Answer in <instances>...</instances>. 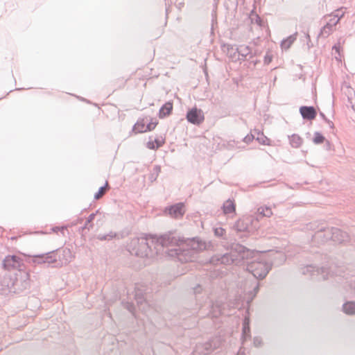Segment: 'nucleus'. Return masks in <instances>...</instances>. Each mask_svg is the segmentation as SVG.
Masks as SVG:
<instances>
[{
    "label": "nucleus",
    "instance_id": "b1692460",
    "mask_svg": "<svg viewBox=\"0 0 355 355\" xmlns=\"http://www.w3.org/2000/svg\"><path fill=\"white\" fill-rule=\"evenodd\" d=\"M236 51L238 54L243 58V60L245 59L251 53L250 49L248 46H241L237 47Z\"/></svg>",
    "mask_w": 355,
    "mask_h": 355
},
{
    "label": "nucleus",
    "instance_id": "423d86ee",
    "mask_svg": "<svg viewBox=\"0 0 355 355\" xmlns=\"http://www.w3.org/2000/svg\"><path fill=\"white\" fill-rule=\"evenodd\" d=\"M30 287L31 279L29 270L14 273L12 293H22L28 291Z\"/></svg>",
    "mask_w": 355,
    "mask_h": 355
},
{
    "label": "nucleus",
    "instance_id": "dca6fc26",
    "mask_svg": "<svg viewBox=\"0 0 355 355\" xmlns=\"http://www.w3.org/2000/svg\"><path fill=\"white\" fill-rule=\"evenodd\" d=\"M173 103L171 101L166 102L159 109L158 116L159 119H164L169 116L173 110Z\"/></svg>",
    "mask_w": 355,
    "mask_h": 355
},
{
    "label": "nucleus",
    "instance_id": "0eeeda50",
    "mask_svg": "<svg viewBox=\"0 0 355 355\" xmlns=\"http://www.w3.org/2000/svg\"><path fill=\"white\" fill-rule=\"evenodd\" d=\"M270 270L271 265L263 261H251L246 266V270L257 279H264Z\"/></svg>",
    "mask_w": 355,
    "mask_h": 355
},
{
    "label": "nucleus",
    "instance_id": "473e14b6",
    "mask_svg": "<svg viewBox=\"0 0 355 355\" xmlns=\"http://www.w3.org/2000/svg\"><path fill=\"white\" fill-rule=\"evenodd\" d=\"M214 232L215 236L218 237H223L225 233V230L223 227H215L214 228Z\"/></svg>",
    "mask_w": 355,
    "mask_h": 355
},
{
    "label": "nucleus",
    "instance_id": "ddd939ff",
    "mask_svg": "<svg viewBox=\"0 0 355 355\" xmlns=\"http://www.w3.org/2000/svg\"><path fill=\"white\" fill-rule=\"evenodd\" d=\"M13 275H5L0 277V291L2 294L12 293Z\"/></svg>",
    "mask_w": 355,
    "mask_h": 355
},
{
    "label": "nucleus",
    "instance_id": "cd10ccee",
    "mask_svg": "<svg viewBox=\"0 0 355 355\" xmlns=\"http://www.w3.org/2000/svg\"><path fill=\"white\" fill-rule=\"evenodd\" d=\"M161 172V167L159 165H155L153 167V173L149 175V180L151 182L155 181Z\"/></svg>",
    "mask_w": 355,
    "mask_h": 355
},
{
    "label": "nucleus",
    "instance_id": "a878e982",
    "mask_svg": "<svg viewBox=\"0 0 355 355\" xmlns=\"http://www.w3.org/2000/svg\"><path fill=\"white\" fill-rule=\"evenodd\" d=\"M259 286H260L259 283H257L255 286L253 288L252 291H250L249 292L248 297L247 299V302L248 304H250L253 300V299L255 297V296L257 295V294L259 290Z\"/></svg>",
    "mask_w": 355,
    "mask_h": 355
},
{
    "label": "nucleus",
    "instance_id": "5fc2aeb1",
    "mask_svg": "<svg viewBox=\"0 0 355 355\" xmlns=\"http://www.w3.org/2000/svg\"><path fill=\"white\" fill-rule=\"evenodd\" d=\"M320 116L324 121H325L327 119L326 115L322 112H320Z\"/></svg>",
    "mask_w": 355,
    "mask_h": 355
},
{
    "label": "nucleus",
    "instance_id": "7ed1b4c3",
    "mask_svg": "<svg viewBox=\"0 0 355 355\" xmlns=\"http://www.w3.org/2000/svg\"><path fill=\"white\" fill-rule=\"evenodd\" d=\"M148 236L151 238L152 244L159 245L156 243V236L144 234V236L132 238L126 245L127 250L132 255L141 258L152 256V247L148 242Z\"/></svg>",
    "mask_w": 355,
    "mask_h": 355
},
{
    "label": "nucleus",
    "instance_id": "c85d7f7f",
    "mask_svg": "<svg viewBox=\"0 0 355 355\" xmlns=\"http://www.w3.org/2000/svg\"><path fill=\"white\" fill-rule=\"evenodd\" d=\"M257 140L259 141V144L263 145H269L270 139L263 135V132H259L257 133Z\"/></svg>",
    "mask_w": 355,
    "mask_h": 355
},
{
    "label": "nucleus",
    "instance_id": "393cba45",
    "mask_svg": "<svg viewBox=\"0 0 355 355\" xmlns=\"http://www.w3.org/2000/svg\"><path fill=\"white\" fill-rule=\"evenodd\" d=\"M333 31V27L327 22L320 30L319 35L327 37Z\"/></svg>",
    "mask_w": 355,
    "mask_h": 355
},
{
    "label": "nucleus",
    "instance_id": "f704fd0d",
    "mask_svg": "<svg viewBox=\"0 0 355 355\" xmlns=\"http://www.w3.org/2000/svg\"><path fill=\"white\" fill-rule=\"evenodd\" d=\"M253 345L255 347H261L263 345V340L260 336H254L253 338Z\"/></svg>",
    "mask_w": 355,
    "mask_h": 355
},
{
    "label": "nucleus",
    "instance_id": "c9c22d12",
    "mask_svg": "<svg viewBox=\"0 0 355 355\" xmlns=\"http://www.w3.org/2000/svg\"><path fill=\"white\" fill-rule=\"evenodd\" d=\"M158 122L155 121V122L150 121L146 125V132L151 131L154 130L157 125Z\"/></svg>",
    "mask_w": 355,
    "mask_h": 355
},
{
    "label": "nucleus",
    "instance_id": "79ce46f5",
    "mask_svg": "<svg viewBox=\"0 0 355 355\" xmlns=\"http://www.w3.org/2000/svg\"><path fill=\"white\" fill-rule=\"evenodd\" d=\"M66 226H61V227H54L52 228V231L54 232H61L62 234H64V230L66 229Z\"/></svg>",
    "mask_w": 355,
    "mask_h": 355
},
{
    "label": "nucleus",
    "instance_id": "6ab92c4d",
    "mask_svg": "<svg viewBox=\"0 0 355 355\" xmlns=\"http://www.w3.org/2000/svg\"><path fill=\"white\" fill-rule=\"evenodd\" d=\"M145 119H139L133 125L132 131L135 134L146 132Z\"/></svg>",
    "mask_w": 355,
    "mask_h": 355
},
{
    "label": "nucleus",
    "instance_id": "f8f14e48",
    "mask_svg": "<svg viewBox=\"0 0 355 355\" xmlns=\"http://www.w3.org/2000/svg\"><path fill=\"white\" fill-rule=\"evenodd\" d=\"M164 211L173 218H181L185 213L184 204L183 202L175 203L166 207Z\"/></svg>",
    "mask_w": 355,
    "mask_h": 355
},
{
    "label": "nucleus",
    "instance_id": "58836bf2",
    "mask_svg": "<svg viewBox=\"0 0 355 355\" xmlns=\"http://www.w3.org/2000/svg\"><path fill=\"white\" fill-rule=\"evenodd\" d=\"M344 15L345 12L342 9H338L334 12V17L340 21V19L343 17Z\"/></svg>",
    "mask_w": 355,
    "mask_h": 355
},
{
    "label": "nucleus",
    "instance_id": "de8ad7c7",
    "mask_svg": "<svg viewBox=\"0 0 355 355\" xmlns=\"http://www.w3.org/2000/svg\"><path fill=\"white\" fill-rule=\"evenodd\" d=\"M106 235L107 236L108 241H110L116 236V233L110 232L108 234H107Z\"/></svg>",
    "mask_w": 355,
    "mask_h": 355
},
{
    "label": "nucleus",
    "instance_id": "c03bdc74",
    "mask_svg": "<svg viewBox=\"0 0 355 355\" xmlns=\"http://www.w3.org/2000/svg\"><path fill=\"white\" fill-rule=\"evenodd\" d=\"M146 147L148 149H150V150H155V149H157L155 145L154 144V141H148L147 144H146Z\"/></svg>",
    "mask_w": 355,
    "mask_h": 355
},
{
    "label": "nucleus",
    "instance_id": "aec40b11",
    "mask_svg": "<svg viewBox=\"0 0 355 355\" xmlns=\"http://www.w3.org/2000/svg\"><path fill=\"white\" fill-rule=\"evenodd\" d=\"M98 210H97L95 213H92L89 214V216L87 217L85 225L80 227L79 232H83L85 230H87L89 231L93 227V224L91 223L95 218L96 215L98 213Z\"/></svg>",
    "mask_w": 355,
    "mask_h": 355
},
{
    "label": "nucleus",
    "instance_id": "6e6552de",
    "mask_svg": "<svg viewBox=\"0 0 355 355\" xmlns=\"http://www.w3.org/2000/svg\"><path fill=\"white\" fill-rule=\"evenodd\" d=\"M331 272V270L328 267L322 266L319 268L313 264L307 265L302 268V273L303 275H309L318 281L327 279Z\"/></svg>",
    "mask_w": 355,
    "mask_h": 355
},
{
    "label": "nucleus",
    "instance_id": "37998d69",
    "mask_svg": "<svg viewBox=\"0 0 355 355\" xmlns=\"http://www.w3.org/2000/svg\"><path fill=\"white\" fill-rule=\"evenodd\" d=\"M154 141V144L155 145L157 149L161 147L164 144V141L162 139H159L158 138H155Z\"/></svg>",
    "mask_w": 355,
    "mask_h": 355
},
{
    "label": "nucleus",
    "instance_id": "e433bc0d",
    "mask_svg": "<svg viewBox=\"0 0 355 355\" xmlns=\"http://www.w3.org/2000/svg\"><path fill=\"white\" fill-rule=\"evenodd\" d=\"M193 294L197 297L198 295L202 293V292L203 291V288L202 286L200 284H196L194 287H193Z\"/></svg>",
    "mask_w": 355,
    "mask_h": 355
},
{
    "label": "nucleus",
    "instance_id": "2f4dec72",
    "mask_svg": "<svg viewBox=\"0 0 355 355\" xmlns=\"http://www.w3.org/2000/svg\"><path fill=\"white\" fill-rule=\"evenodd\" d=\"M122 304H123L124 307L128 309L130 313H133L135 310V305L132 302H124V301H122Z\"/></svg>",
    "mask_w": 355,
    "mask_h": 355
},
{
    "label": "nucleus",
    "instance_id": "6e6d98bb",
    "mask_svg": "<svg viewBox=\"0 0 355 355\" xmlns=\"http://www.w3.org/2000/svg\"><path fill=\"white\" fill-rule=\"evenodd\" d=\"M333 49H335V51L338 53L339 52L340 46H337L336 45H334Z\"/></svg>",
    "mask_w": 355,
    "mask_h": 355
},
{
    "label": "nucleus",
    "instance_id": "39448f33",
    "mask_svg": "<svg viewBox=\"0 0 355 355\" xmlns=\"http://www.w3.org/2000/svg\"><path fill=\"white\" fill-rule=\"evenodd\" d=\"M2 268L8 271L19 272L29 270L25 264L24 259L16 254H8L2 261Z\"/></svg>",
    "mask_w": 355,
    "mask_h": 355
},
{
    "label": "nucleus",
    "instance_id": "a18cd8bd",
    "mask_svg": "<svg viewBox=\"0 0 355 355\" xmlns=\"http://www.w3.org/2000/svg\"><path fill=\"white\" fill-rule=\"evenodd\" d=\"M254 137L253 135H248L247 136H245L243 139V141L248 144L250 143V141H252L253 139H254Z\"/></svg>",
    "mask_w": 355,
    "mask_h": 355
},
{
    "label": "nucleus",
    "instance_id": "09e8293b",
    "mask_svg": "<svg viewBox=\"0 0 355 355\" xmlns=\"http://www.w3.org/2000/svg\"><path fill=\"white\" fill-rule=\"evenodd\" d=\"M97 239L100 241H108L107 236L106 234H98Z\"/></svg>",
    "mask_w": 355,
    "mask_h": 355
},
{
    "label": "nucleus",
    "instance_id": "1a4fd4ad",
    "mask_svg": "<svg viewBox=\"0 0 355 355\" xmlns=\"http://www.w3.org/2000/svg\"><path fill=\"white\" fill-rule=\"evenodd\" d=\"M252 221L251 216L243 217L235 223L233 227L238 232L249 233L252 229Z\"/></svg>",
    "mask_w": 355,
    "mask_h": 355
},
{
    "label": "nucleus",
    "instance_id": "9d476101",
    "mask_svg": "<svg viewBox=\"0 0 355 355\" xmlns=\"http://www.w3.org/2000/svg\"><path fill=\"white\" fill-rule=\"evenodd\" d=\"M186 119L192 124L200 125L204 121L205 116L202 110L194 107L188 110Z\"/></svg>",
    "mask_w": 355,
    "mask_h": 355
},
{
    "label": "nucleus",
    "instance_id": "4c0bfd02",
    "mask_svg": "<svg viewBox=\"0 0 355 355\" xmlns=\"http://www.w3.org/2000/svg\"><path fill=\"white\" fill-rule=\"evenodd\" d=\"M272 60V55L267 52L263 58L264 64H269Z\"/></svg>",
    "mask_w": 355,
    "mask_h": 355
},
{
    "label": "nucleus",
    "instance_id": "13d9d810",
    "mask_svg": "<svg viewBox=\"0 0 355 355\" xmlns=\"http://www.w3.org/2000/svg\"><path fill=\"white\" fill-rule=\"evenodd\" d=\"M326 145L327 147H329L330 146V142L329 141H326Z\"/></svg>",
    "mask_w": 355,
    "mask_h": 355
},
{
    "label": "nucleus",
    "instance_id": "f03ea898",
    "mask_svg": "<svg viewBox=\"0 0 355 355\" xmlns=\"http://www.w3.org/2000/svg\"><path fill=\"white\" fill-rule=\"evenodd\" d=\"M257 253L258 252L256 250H251L240 243H234L231 245L229 252L212 257L211 262H214L216 258L222 264H239L241 261L254 257Z\"/></svg>",
    "mask_w": 355,
    "mask_h": 355
},
{
    "label": "nucleus",
    "instance_id": "20e7f679",
    "mask_svg": "<svg viewBox=\"0 0 355 355\" xmlns=\"http://www.w3.org/2000/svg\"><path fill=\"white\" fill-rule=\"evenodd\" d=\"M310 228L315 231L313 238L315 240L320 239L321 242L332 240L336 243H343L349 239V235L347 232L336 227L329 228L323 225L313 227V225H311Z\"/></svg>",
    "mask_w": 355,
    "mask_h": 355
},
{
    "label": "nucleus",
    "instance_id": "7c9ffc66",
    "mask_svg": "<svg viewBox=\"0 0 355 355\" xmlns=\"http://www.w3.org/2000/svg\"><path fill=\"white\" fill-rule=\"evenodd\" d=\"M105 187H108L107 182H105V184L104 186L100 187L98 191L96 193H95L94 196L95 200H98L100 198L102 197V196L103 195V192H104L103 190H104Z\"/></svg>",
    "mask_w": 355,
    "mask_h": 355
},
{
    "label": "nucleus",
    "instance_id": "a19ab883",
    "mask_svg": "<svg viewBox=\"0 0 355 355\" xmlns=\"http://www.w3.org/2000/svg\"><path fill=\"white\" fill-rule=\"evenodd\" d=\"M204 347H205V354H209L213 350V347L210 343H205Z\"/></svg>",
    "mask_w": 355,
    "mask_h": 355
},
{
    "label": "nucleus",
    "instance_id": "4be33fe9",
    "mask_svg": "<svg viewBox=\"0 0 355 355\" xmlns=\"http://www.w3.org/2000/svg\"><path fill=\"white\" fill-rule=\"evenodd\" d=\"M290 144L293 148H299L302 144V139L296 134L292 135L289 137Z\"/></svg>",
    "mask_w": 355,
    "mask_h": 355
},
{
    "label": "nucleus",
    "instance_id": "ea45409f",
    "mask_svg": "<svg viewBox=\"0 0 355 355\" xmlns=\"http://www.w3.org/2000/svg\"><path fill=\"white\" fill-rule=\"evenodd\" d=\"M251 20H252V22H255L257 24H258L259 26H262V19L261 18L258 16V15H255L254 17H251Z\"/></svg>",
    "mask_w": 355,
    "mask_h": 355
},
{
    "label": "nucleus",
    "instance_id": "5701e85b",
    "mask_svg": "<svg viewBox=\"0 0 355 355\" xmlns=\"http://www.w3.org/2000/svg\"><path fill=\"white\" fill-rule=\"evenodd\" d=\"M295 40L296 34L290 35L286 39L282 40L281 43L282 48L285 49H289Z\"/></svg>",
    "mask_w": 355,
    "mask_h": 355
},
{
    "label": "nucleus",
    "instance_id": "864d4df0",
    "mask_svg": "<svg viewBox=\"0 0 355 355\" xmlns=\"http://www.w3.org/2000/svg\"><path fill=\"white\" fill-rule=\"evenodd\" d=\"M305 35H306V37L308 40L307 45H308L309 48H310L311 47V46L309 45V42H311L310 36H309V33H306Z\"/></svg>",
    "mask_w": 355,
    "mask_h": 355
},
{
    "label": "nucleus",
    "instance_id": "4468645a",
    "mask_svg": "<svg viewBox=\"0 0 355 355\" xmlns=\"http://www.w3.org/2000/svg\"><path fill=\"white\" fill-rule=\"evenodd\" d=\"M300 113L304 120H313L317 115V112L313 106L303 105L300 107Z\"/></svg>",
    "mask_w": 355,
    "mask_h": 355
},
{
    "label": "nucleus",
    "instance_id": "603ef678",
    "mask_svg": "<svg viewBox=\"0 0 355 355\" xmlns=\"http://www.w3.org/2000/svg\"><path fill=\"white\" fill-rule=\"evenodd\" d=\"M33 262H35L37 263H46V262H42V259H39V258H34Z\"/></svg>",
    "mask_w": 355,
    "mask_h": 355
},
{
    "label": "nucleus",
    "instance_id": "052dcab7",
    "mask_svg": "<svg viewBox=\"0 0 355 355\" xmlns=\"http://www.w3.org/2000/svg\"><path fill=\"white\" fill-rule=\"evenodd\" d=\"M257 62H258V60H255V61L254 62V65H256V64H257Z\"/></svg>",
    "mask_w": 355,
    "mask_h": 355
},
{
    "label": "nucleus",
    "instance_id": "3c124183",
    "mask_svg": "<svg viewBox=\"0 0 355 355\" xmlns=\"http://www.w3.org/2000/svg\"><path fill=\"white\" fill-rule=\"evenodd\" d=\"M236 355H246L245 352V349L243 347H240Z\"/></svg>",
    "mask_w": 355,
    "mask_h": 355
},
{
    "label": "nucleus",
    "instance_id": "f257e3e1",
    "mask_svg": "<svg viewBox=\"0 0 355 355\" xmlns=\"http://www.w3.org/2000/svg\"><path fill=\"white\" fill-rule=\"evenodd\" d=\"M156 243L161 247H174L166 253L171 257H177L180 262L192 261L198 251L205 248V244L196 238L185 241L175 232H169L156 238Z\"/></svg>",
    "mask_w": 355,
    "mask_h": 355
},
{
    "label": "nucleus",
    "instance_id": "a211bd4d",
    "mask_svg": "<svg viewBox=\"0 0 355 355\" xmlns=\"http://www.w3.org/2000/svg\"><path fill=\"white\" fill-rule=\"evenodd\" d=\"M210 311L209 315L213 318H217L221 314V304L218 302H212L209 304Z\"/></svg>",
    "mask_w": 355,
    "mask_h": 355
},
{
    "label": "nucleus",
    "instance_id": "bb28decb",
    "mask_svg": "<svg viewBox=\"0 0 355 355\" xmlns=\"http://www.w3.org/2000/svg\"><path fill=\"white\" fill-rule=\"evenodd\" d=\"M326 141L325 137L320 132H315L313 135V142L315 144H321Z\"/></svg>",
    "mask_w": 355,
    "mask_h": 355
},
{
    "label": "nucleus",
    "instance_id": "72a5a7b5",
    "mask_svg": "<svg viewBox=\"0 0 355 355\" xmlns=\"http://www.w3.org/2000/svg\"><path fill=\"white\" fill-rule=\"evenodd\" d=\"M261 211H260V209H259V211L263 216L270 217L272 215V211L270 207H266L265 209L261 207Z\"/></svg>",
    "mask_w": 355,
    "mask_h": 355
},
{
    "label": "nucleus",
    "instance_id": "bf43d9fd",
    "mask_svg": "<svg viewBox=\"0 0 355 355\" xmlns=\"http://www.w3.org/2000/svg\"><path fill=\"white\" fill-rule=\"evenodd\" d=\"M243 236H246V234H243H243H242V235H241V236H240V238H241V239H242Z\"/></svg>",
    "mask_w": 355,
    "mask_h": 355
},
{
    "label": "nucleus",
    "instance_id": "2eb2a0df",
    "mask_svg": "<svg viewBox=\"0 0 355 355\" xmlns=\"http://www.w3.org/2000/svg\"><path fill=\"white\" fill-rule=\"evenodd\" d=\"M250 318L245 316L243 320V327H242V333H241V340L242 344L243 345L244 343L247 339L251 338V332H250Z\"/></svg>",
    "mask_w": 355,
    "mask_h": 355
},
{
    "label": "nucleus",
    "instance_id": "f3484780",
    "mask_svg": "<svg viewBox=\"0 0 355 355\" xmlns=\"http://www.w3.org/2000/svg\"><path fill=\"white\" fill-rule=\"evenodd\" d=\"M222 209L224 214H229L235 213L236 211V205L234 203V200L228 199L227 200L222 206Z\"/></svg>",
    "mask_w": 355,
    "mask_h": 355
},
{
    "label": "nucleus",
    "instance_id": "49530a36",
    "mask_svg": "<svg viewBox=\"0 0 355 355\" xmlns=\"http://www.w3.org/2000/svg\"><path fill=\"white\" fill-rule=\"evenodd\" d=\"M339 22L338 19H337L336 18H335L334 17L331 18L329 19V21H328V23L332 26L334 27V26H336L338 23Z\"/></svg>",
    "mask_w": 355,
    "mask_h": 355
},
{
    "label": "nucleus",
    "instance_id": "8fccbe9b",
    "mask_svg": "<svg viewBox=\"0 0 355 355\" xmlns=\"http://www.w3.org/2000/svg\"><path fill=\"white\" fill-rule=\"evenodd\" d=\"M324 121H325V123H327L328 124V125L329 126L330 128H331V129L334 128V123L331 121H330L329 119H327Z\"/></svg>",
    "mask_w": 355,
    "mask_h": 355
},
{
    "label": "nucleus",
    "instance_id": "412c9836",
    "mask_svg": "<svg viewBox=\"0 0 355 355\" xmlns=\"http://www.w3.org/2000/svg\"><path fill=\"white\" fill-rule=\"evenodd\" d=\"M343 311L347 315H355V302L349 301L343 304Z\"/></svg>",
    "mask_w": 355,
    "mask_h": 355
},
{
    "label": "nucleus",
    "instance_id": "4d7b16f0",
    "mask_svg": "<svg viewBox=\"0 0 355 355\" xmlns=\"http://www.w3.org/2000/svg\"><path fill=\"white\" fill-rule=\"evenodd\" d=\"M230 49L233 50V46L230 44H227V50L230 51Z\"/></svg>",
    "mask_w": 355,
    "mask_h": 355
},
{
    "label": "nucleus",
    "instance_id": "c756f323",
    "mask_svg": "<svg viewBox=\"0 0 355 355\" xmlns=\"http://www.w3.org/2000/svg\"><path fill=\"white\" fill-rule=\"evenodd\" d=\"M135 299L138 304H142L145 301L143 293L139 291L135 292Z\"/></svg>",
    "mask_w": 355,
    "mask_h": 355
},
{
    "label": "nucleus",
    "instance_id": "9b49d317",
    "mask_svg": "<svg viewBox=\"0 0 355 355\" xmlns=\"http://www.w3.org/2000/svg\"><path fill=\"white\" fill-rule=\"evenodd\" d=\"M55 252L56 250H53L44 254H36L33 256V258L42 259V262H46L48 266L54 267L60 264V262Z\"/></svg>",
    "mask_w": 355,
    "mask_h": 355
}]
</instances>
